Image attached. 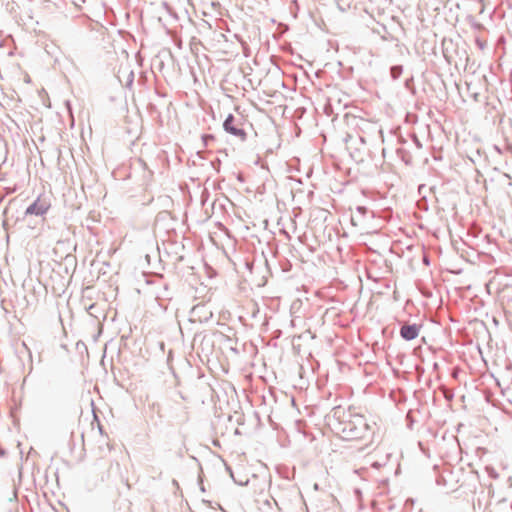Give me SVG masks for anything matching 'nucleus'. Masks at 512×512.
<instances>
[{
  "label": "nucleus",
  "mask_w": 512,
  "mask_h": 512,
  "mask_svg": "<svg viewBox=\"0 0 512 512\" xmlns=\"http://www.w3.org/2000/svg\"><path fill=\"white\" fill-rule=\"evenodd\" d=\"M51 207V202L48 198L40 195L37 199L26 209L27 215H43Z\"/></svg>",
  "instance_id": "nucleus-1"
},
{
  "label": "nucleus",
  "mask_w": 512,
  "mask_h": 512,
  "mask_svg": "<svg viewBox=\"0 0 512 512\" xmlns=\"http://www.w3.org/2000/svg\"><path fill=\"white\" fill-rule=\"evenodd\" d=\"M224 128L227 132L239 136V137H245V132L243 129L239 128L237 125H235V119L232 115H229L225 122H224Z\"/></svg>",
  "instance_id": "nucleus-2"
},
{
  "label": "nucleus",
  "mask_w": 512,
  "mask_h": 512,
  "mask_svg": "<svg viewBox=\"0 0 512 512\" xmlns=\"http://www.w3.org/2000/svg\"><path fill=\"white\" fill-rule=\"evenodd\" d=\"M400 334L405 340H413L419 335V328L417 325H403Z\"/></svg>",
  "instance_id": "nucleus-3"
}]
</instances>
